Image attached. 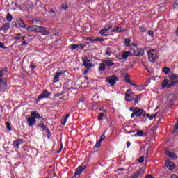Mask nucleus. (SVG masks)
<instances>
[{
    "label": "nucleus",
    "instance_id": "obj_64",
    "mask_svg": "<svg viewBox=\"0 0 178 178\" xmlns=\"http://www.w3.org/2000/svg\"><path fill=\"white\" fill-rule=\"evenodd\" d=\"M22 46L27 45V42L24 40L23 42L22 43Z\"/></svg>",
    "mask_w": 178,
    "mask_h": 178
},
{
    "label": "nucleus",
    "instance_id": "obj_17",
    "mask_svg": "<svg viewBox=\"0 0 178 178\" xmlns=\"http://www.w3.org/2000/svg\"><path fill=\"white\" fill-rule=\"evenodd\" d=\"M10 29V23H5L0 27V31H4V33H8V31Z\"/></svg>",
    "mask_w": 178,
    "mask_h": 178
},
{
    "label": "nucleus",
    "instance_id": "obj_14",
    "mask_svg": "<svg viewBox=\"0 0 178 178\" xmlns=\"http://www.w3.org/2000/svg\"><path fill=\"white\" fill-rule=\"evenodd\" d=\"M103 63L108 67H111V66L115 65V63H113V58L111 57H108L106 60H104L102 61Z\"/></svg>",
    "mask_w": 178,
    "mask_h": 178
},
{
    "label": "nucleus",
    "instance_id": "obj_48",
    "mask_svg": "<svg viewBox=\"0 0 178 178\" xmlns=\"http://www.w3.org/2000/svg\"><path fill=\"white\" fill-rule=\"evenodd\" d=\"M95 147L96 148H99V147H101V142H100V140H97V143H96Z\"/></svg>",
    "mask_w": 178,
    "mask_h": 178
},
{
    "label": "nucleus",
    "instance_id": "obj_24",
    "mask_svg": "<svg viewBox=\"0 0 178 178\" xmlns=\"http://www.w3.org/2000/svg\"><path fill=\"white\" fill-rule=\"evenodd\" d=\"M5 72L8 73V67H5L3 69L0 68V80L3 77Z\"/></svg>",
    "mask_w": 178,
    "mask_h": 178
},
{
    "label": "nucleus",
    "instance_id": "obj_54",
    "mask_svg": "<svg viewBox=\"0 0 178 178\" xmlns=\"http://www.w3.org/2000/svg\"><path fill=\"white\" fill-rule=\"evenodd\" d=\"M138 162H139V163H143L144 162V156H140L138 159Z\"/></svg>",
    "mask_w": 178,
    "mask_h": 178
},
{
    "label": "nucleus",
    "instance_id": "obj_38",
    "mask_svg": "<svg viewBox=\"0 0 178 178\" xmlns=\"http://www.w3.org/2000/svg\"><path fill=\"white\" fill-rule=\"evenodd\" d=\"M130 39H129V38H125L124 39V44H125V47H130Z\"/></svg>",
    "mask_w": 178,
    "mask_h": 178
},
{
    "label": "nucleus",
    "instance_id": "obj_62",
    "mask_svg": "<svg viewBox=\"0 0 178 178\" xmlns=\"http://www.w3.org/2000/svg\"><path fill=\"white\" fill-rule=\"evenodd\" d=\"M53 35H54V37H59V33L58 32H56V33H53Z\"/></svg>",
    "mask_w": 178,
    "mask_h": 178
},
{
    "label": "nucleus",
    "instance_id": "obj_58",
    "mask_svg": "<svg viewBox=\"0 0 178 178\" xmlns=\"http://www.w3.org/2000/svg\"><path fill=\"white\" fill-rule=\"evenodd\" d=\"M60 100H64V101H66L67 99V98H66V96H63L60 98Z\"/></svg>",
    "mask_w": 178,
    "mask_h": 178
},
{
    "label": "nucleus",
    "instance_id": "obj_36",
    "mask_svg": "<svg viewBox=\"0 0 178 178\" xmlns=\"http://www.w3.org/2000/svg\"><path fill=\"white\" fill-rule=\"evenodd\" d=\"M70 116V113H67V114L65 115V118H64V122H62L63 126H65V124H66V122H67V119L69 118Z\"/></svg>",
    "mask_w": 178,
    "mask_h": 178
},
{
    "label": "nucleus",
    "instance_id": "obj_6",
    "mask_svg": "<svg viewBox=\"0 0 178 178\" xmlns=\"http://www.w3.org/2000/svg\"><path fill=\"white\" fill-rule=\"evenodd\" d=\"M148 58L150 62H154L155 59L158 58V55L156 54V51L155 50H150L147 53Z\"/></svg>",
    "mask_w": 178,
    "mask_h": 178
},
{
    "label": "nucleus",
    "instance_id": "obj_47",
    "mask_svg": "<svg viewBox=\"0 0 178 178\" xmlns=\"http://www.w3.org/2000/svg\"><path fill=\"white\" fill-rule=\"evenodd\" d=\"M174 9H176V10L178 9V0H175L174 3Z\"/></svg>",
    "mask_w": 178,
    "mask_h": 178
},
{
    "label": "nucleus",
    "instance_id": "obj_23",
    "mask_svg": "<svg viewBox=\"0 0 178 178\" xmlns=\"http://www.w3.org/2000/svg\"><path fill=\"white\" fill-rule=\"evenodd\" d=\"M42 129V130H43V131H47L49 130V129H48V127L47 125H45V124L44 123H39L38 124V128Z\"/></svg>",
    "mask_w": 178,
    "mask_h": 178
},
{
    "label": "nucleus",
    "instance_id": "obj_30",
    "mask_svg": "<svg viewBox=\"0 0 178 178\" xmlns=\"http://www.w3.org/2000/svg\"><path fill=\"white\" fill-rule=\"evenodd\" d=\"M145 117L149 119L150 120H152L154 118H156V114L151 115L149 113H146Z\"/></svg>",
    "mask_w": 178,
    "mask_h": 178
},
{
    "label": "nucleus",
    "instance_id": "obj_35",
    "mask_svg": "<svg viewBox=\"0 0 178 178\" xmlns=\"http://www.w3.org/2000/svg\"><path fill=\"white\" fill-rule=\"evenodd\" d=\"M105 27L107 30L110 31L112 29V27H113V24L112 23L106 24L105 25Z\"/></svg>",
    "mask_w": 178,
    "mask_h": 178
},
{
    "label": "nucleus",
    "instance_id": "obj_63",
    "mask_svg": "<svg viewBox=\"0 0 178 178\" xmlns=\"http://www.w3.org/2000/svg\"><path fill=\"white\" fill-rule=\"evenodd\" d=\"M12 25H13L14 27H17V24H16V22H12Z\"/></svg>",
    "mask_w": 178,
    "mask_h": 178
},
{
    "label": "nucleus",
    "instance_id": "obj_55",
    "mask_svg": "<svg viewBox=\"0 0 178 178\" xmlns=\"http://www.w3.org/2000/svg\"><path fill=\"white\" fill-rule=\"evenodd\" d=\"M67 5H64V4H62L61 5V9H63V10H66V9H67Z\"/></svg>",
    "mask_w": 178,
    "mask_h": 178
},
{
    "label": "nucleus",
    "instance_id": "obj_28",
    "mask_svg": "<svg viewBox=\"0 0 178 178\" xmlns=\"http://www.w3.org/2000/svg\"><path fill=\"white\" fill-rule=\"evenodd\" d=\"M177 79H178V75L176 74H172V75H170L169 76V79L168 80L170 81H173L174 80H177Z\"/></svg>",
    "mask_w": 178,
    "mask_h": 178
},
{
    "label": "nucleus",
    "instance_id": "obj_33",
    "mask_svg": "<svg viewBox=\"0 0 178 178\" xmlns=\"http://www.w3.org/2000/svg\"><path fill=\"white\" fill-rule=\"evenodd\" d=\"M163 72L165 74H169L170 73V69L168 67H163Z\"/></svg>",
    "mask_w": 178,
    "mask_h": 178
},
{
    "label": "nucleus",
    "instance_id": "obj_25",
    "mask_svg": "<svg viewBox=\"0 0 178 178\" xmlns=\"http://www.w3.org/2000/svg\"><path fill=\"white\" fill-rule=\"evenodd\" d=\"M166 154H167V156H169V158H172V159H176L177 158V156L175 152H170L169 151H167Z\"/></svg>",
    "mask_w": 178,
    "mask_h": 178
},
{
    "label": "nucleus",
    "instance_id": "obj_21",
    "mask_svg": "<svg viewBox=\"0 0 178 178\" xmlns=\"http://www.w3.org/2000/svg\"><path fill=\"white\" fill-rule=\"evenodd\" d=\"M145 136H147V133H144L143 130H138L134 137H145Z\"/></svg>",
    "mask_w": 178,
    "mask_h": 178
},
{
    "label": "nucleus",
    "instance_id": "obj_49",
    "mask_svg": "<svg viewBox=\"0 0 178 178\" xmlns=\"http://www.w3.org/2000/svg\"><path fill=\"white\" fill-rule=\"evenodd\" d=\"M85 68H86V70H85V71L83 72L84 76H86V74H88V72H90V69H91V68H90V67H85Z\"/></svg>",
    "mask_w": 178,
    "mask_h": 178
},
{
    "label": "nucleus",
    "instance_id": "obj_27",
    "mask_svg": "<svg viewBox=\"0 0 178 178\" xmlns=\"http://www.w3.org/2000/svg\"><path fill=\"white\" fill-rule=\"evenodd\" d=\"M106 69V65H105L104 63L99 64V70L100 72H105Z\"/></svg>",
    "mask_w": 178,
    "mask_h": 178
},
{
    "label": "nucleus",
    "instance_id": "obj_7",
    "mask_svg": "<svg viewBox=\"0 0 178 178\" xmlns=\"http://www.w3.org/2000/svg\"><path fill=\"white\" fill-rule=\"evenodd\" d=\"M119 79L116 75H112L106 78V83H108V84H111V86H115V83L116 81H118Z\"/></svg>",
    "mask_w": 178,
    "mask_h": 178
},
{
    "label": "nucleus",
    "instance_id": "obj_46",
    "mask_svg": "<svg viewBox=\"0 0 178 178\" xmlns=\"http://www.w3.org/2000/svg\"><path fill=\"white\" fill-rule=\"evenodd\" d=\"M105 116V114L104 113H100L99 116L97 118L98 120H102V118Z\"/></svg>",
    "mask_w": 178,
    "mask_h": 178
},
{
    "label": "nucleus",
    "instance_id": "obj_37",
    "mask_svg": "<svg viewBox=\"0 0 178 178\" xmlns=\"http://www.w3.org/2000/svg\"><path fill=\"white\" fill-rule=\"evenodd\" d=\"M124 79L125 82H127L128 83L131 81H130V76H129V74H126Z\"/></svg>",
    "mask_w": 178,
    "mask_h": 178
},
{
    "label": "nucleus",
    "instance_id": "obj_8",
    "mask_svg": "<svg viewBox=\"0 0 178 178\" xmlns=\"http://www.w3.org/2000/svg\"><path fill=\"white\" fill-rule=\"evenodd\" d=\"M51 94L48 92L47 90H44V92L38 96V97L36 99V102H38L39 101H41V99H44V98H49V96Z\"/></svg>",
    "mask_w": 178,
    "mask_h": 178
},
{
    "label": "nucleus",
    "instance_id": "obj_53",
    "mask_svg": "<svg viewBox=\"0 0 178 178\" xmlns=\"http://www.w3.org/2000/svg\"><path fill=\"white\" fill-rule=\"evenodd\" d=\"M0 48H3V49H8V47L3 45V43L0 42Z\"/></svg>",
    "mask_w": 178,
    "mask_h": 178
},
{
    "label": "nucleus",
    "instance_id": "obj_57",
    "mask_svg": "<svg viewBox=\"0 0 178 178\" xmlns=\"http://www.w3.org/2000/svg\"><path fill=\"white\" fill-rule=\"evenodd\" d=\"M86 41H90V42H91L94 41V39H92V38H91L90 37H87L86 38Z\"/></svg>",
    "mask_w": 178,
    "mask_h": 178
},
{
    "label": "nucleus",
    "instance_id": "obj_1",
    "mask_svg": "<svg viewBox=\"0 0 178 178\" xmlns=\"http://www.w3.org/2000/svg\"><path fill=\"white\" fill-rule=\"evenodd\" d=\"M144 49H139L138 47H137V44H134L129 51H124L122 54L121 58L122 59H127L129 58V55H131V56H143L144 55Z\"/></svg>",
    "mask_w": 178,
    "mask_h": 178
},
{
    "label": "nucleus",
    "instance_id": "obj_18",
    "mask_svg": "<svg viewBox=\"0 0 178 178\" xmlns=\"http://www.w3.org/2000/svg\"><path fill=\"white\" fill-rule=\"evenodd\" d=\"M165 166L170 170H173V169H175V168H176V165L173 162H172V161H170L169 160L166 161Z\"/></svg>",
    "mask_w": 178,
    "mask_h": 178
},
{
    "label": "nucleus",
    "instance_id": "obj_52",
    "mask_svg": "<svg viewBox=\"0 0 178 178\" xmlns=\"http://www.w3.org/2000/svg\"><path fill=\"white\" fill-rule=\"evenodd\" d=\"M147 34L150 36V37H154V31L149 30L147 31Z\"/></svg>",
    "mask_w": 178,
    "mask_h": 178
},
{
    "label": "nucleus",
    "instance_id": "obj_4",
    "mask_svg": "<svg viewBox=\"0 0 178 178\" xmlns=\"http://www.w3.org/2000/svg\"><path fill=\"white\" fill-rule=\"evenodd\" d=\"M145 115L146 112L144 111V109L135 107V111L131 114V118H134V116L136 118H140V116H143V118H145Z\"/></svg>",
    "mask_w": 178,
    "mask_h": 178
},
{
    "label": "nucleus",
    "instance_id": "obj_2",
    "mask_svg": "<svg viewBox=\"0 0 178 178\" xmlns=\"http://www.w3.org/2000/svg\"><path fill=\"white\" fill-rule=\"evenodd\" d=\"M27 31H29L30 33H40L42 35H49L51 34V32L47 28L41 26H37V25H31L30 26H28L26 28Z\"/></svg>",
    "mask_w": 178,
    "mask_h": 178
},
{
    "label": "nucleus",
    "instance_id": "obj_60",
    "mask_svg": "<svg viewBox=\"0 0 178 178\" xmlns=\"http://www.w3.org/2000/svg\"><path fill=\"white\" fill-rule=\"evenodd\" d=\"M170 178H178V176L176 174H173L171 175Z\"/></svg>",
    "mask_w": 178,
    "mask_h": 178
},
{
    "label": "nucleus",
    "instance_id": "obj_11",
    "mask_svg": "<svg viewBox=\"0 0 178 178\" xmlns=\"http://www.w3.org/2000/svg\"><path fill=\"white\" fill-rule=\"evenodd\" d=\"M83 66L85 67H92V63H91V58L85 56L83 58Z\"/></svg>",
    "mask_w": 178,
    "mask_h": 178
},
{
    "label": "nucleus",
    "instance_id": "obj_51",
    "mask_svg": "<svg viewBox=\"0 0 178 178\" xmlns=\"http://www.w3.org/2000/svg\"><path fill=\"white\" fill-rule=\"evenodd\" d=\"M47 138H48V140H49L51 138V137H52V136L51 134V131L49 129V130L47 131Z\"/></svg>",
    "mask_w": 178,
    "mask_h": 178
},
{
    "label": "nucleus",
    "instance_id": "obj_39",
    "mask_svg": "<svg viewBox=\"0 0 178 178\" xmlns=\"http://www.w3.org/2000/svg\"><path fill=\"white\" fill-rule=\"evenodd\" d=\"M13 19V17L12 16V14L8 13L7 14V22H11Z\"/></svg>",
    "mask_w": 178,
    "mask_h": 178
},
{
    "label": "nucleus",
    "instance_id": "obj_10",
    "mask_svg": "<svg viewBox=\"0 0 178 178\" xmlns=\"http://www.w3.org/2000/svg\"><path fill=\"white\" fill-rule=\"evenodd\" d=\"M125 99L126 101L130 102L134 99V97H133V90L131 89H128L125 93Z\"/></svg>",
    "mask_w": 178,
    "mask_h": 178
},
{
    "label": "nucleus",
    "instance_id": "obj_45",
    "mask_svg": "<svg viewBox=\"0 0 178 178\" xmlns=\"http://www.w3.org/2000/svg\"><path fill=\"white\" fill-rule=\"evenodd\" d=\"M177 130H178V120H177V123L175 124L172 131H173V133H176V131H177Z\"/></svg>",
    "mask_w": 178,
    "mask_h": 178
},
{
    "label": "nucleus",
    "instance_id": "obj_61",
    "mask_svg": "<svg viewBox=\"0 0 178 178\" xmlns=\"http://www.w3.org/2000/svg\"><path fill=\"white\" fill-rule=\"evenodd\" d=\"M130 145H131V143H130L129 141L127 142V148H129Z\"/></svg>",
    "mask_w": 178,
    "mask_h": 178
},
{
    "label": "nucleus",
    "instance_id": "obj_56",
    "mask_svg": "<svg viewBox=\"0 0 178 178\" xmlns=\"http://www.w3.org/2000/svg\"><path fill=\"white\" fill-rule=\"evenodd\" d=\"M129 111H131V112H133V113H134V112L136 111V108L130 107L129 108Z\"/></svg>",
    "mask_w": 178,
    "mask_h": 178
},
{
    "label": "nucleus",
    "instance_id": "obj_26",
    "mask_svg": "<svg viewBox=\"0 0 178 178\" xmlns=\"http://www.w3.org/2000/svg\"><path fill=\"white\" fill-rule=\"evenodd\" d=\"M31 116H33L35 120L40 118V115L38 111H32L31 113Z\"/></svg>",
    "mask_w": 178,
    "mask_h": 178
},
{
    "label": "nucleus",
    "instance_id": "obj_50",
    "mask_svg": "<svg viewBox=\"0 0 178 178\" xmlns=\"http://www.w3.org/2000/svg\"><path fill=\"white\" fill-rule=\"evenodd\" d=\"M105 138H106V136H105V134H102L100 136V142L102 143V141H104V140H105Z\"/></svg>",
    "mask_w": 178,
    "mask_h": 178
},
{
    "label": "nucleus",
    "instance_id": "obj_59",
    "mask_svg": "<svg viewBox=\"0 0 178 178\" xmlns=\"http://www.w3.org/2000/svg\"><path fill=\"white\" fill-rule=\"evenodd\" d=\"M145 178H154L152 175H147Z\"/></svg>",
    "mask_w": 178,
    "mask_h": 178
},
{
    "label": "nucleus",
    "instance_id": "obj_40",
    "mask_svg": "<svg viewBox=\"0 0 178 178\" xmlns=\"http://www.w3.org/2000/svg\"><path fill=\"white\" fill-rule=\"evenodd\" d=\"M6 126L8 131H12V127H10V123H9V122H6Z\"/></svg>",
    "mask_w": 178,
    "mask_h": 178
},
{
    "label": "nucleus",
    "instance_id": "obj_41",
    "mask_svg": "<svg viewBox=\"0 0 178 178\" xmlns=\"http://www.w3.org/2000/svg\"><path fill=\"white\" fill-rule=\"evenodd\" d=\"M139 30L140 33H145V31H147V28L144 26H139Z\"/></svg>",
    "mask_w": 178,
    "mask_h": 178
},
{
    "label": "nucleus",
    "instance_id": "obj_43",
    "mask_svg": "<svg viewBox=\"0 0 178 178\" xmlns=\"http://www.w3.org/2000/svg\"><path fill=\"white\" fill-rule=\"evenodd\" d=\"M21 35L22 33L15 34V35L13 37V40H20Z\"/></svg>",
    "mask_w": 178,
    "mask_h": 178
},
{
    "label": "nucleus",
    "instance_id": "obj_12",
    "mask_svg": "<svg viewBox=\"0 0 178 178\" xmlns=\"http://www.w3.org/2000/svg\"><path fill=\"white\" fill-rule=\"evenodd\" d=\"M8 86L6 78H3L0 79V92H2V91H5V89Z\"/></svg>",
    "mask_w": 178,
    "mask_h": 178
},
{
    "label": "nucleus",
    "instance_id": "obj_19",
    "mask_svg": "<svg viewBox=\"0 0 178 178\" xmlns=\"http://www.w3.org/2000/svg\"><path fill=\"white\" fill-rule=\"evenodd\" d=\"M23 144V140L22 139H17L16 140H15L13 143V147H15V148H17V149H19V147H20V145H22Z\"/></svg>",
    "mask_w": 178,
    "mask_h": 178
},
{
    "label": "nucleus",
    "instance_id": "obj_32",
    "mask_svg": "<svg viewBox=\"0 0 178 178\" xmlns=\"http://www.w3.org/2000/svg\"><path fill=\"white\" fill-rule=\"evenodd\" d=\"M105 55H107V56H111V55H112V50H111V47H107L105 51Z\"/></svg>",
    "mask_w": 178,
    "mask_h": 178
},
{
    "label": "nucleus",
    "instance_id": "obj_13",
    "mask_svg": "<svg viewBox=\"0 0 178 178\" xmlns=\"http://www.w3.org/2000/svg\"><path fill=\"white\" fill-rule=\"evenodd\" d=\"M144 175V170L143 168L139 169L135 172V174L131 177H127V178H140L143 177Z\"/></svg>",
    "mask_w": 178,
    "mask_h": 178
},
{
    "label": "nucleus",
    "instance_id": "obj_16",
    "mask_svg": "<svg viewBox=\"0 0 178 178\" xmlns=\"http://www.w3.org/2000/svg\"><path fill=\"white\" fill-rule=\"evenodd\" d=\"M26 122L29 127H33V126H35V123L37 120H35L34 118L31 115L30 117L28 118V119L26 120Z\"/></svg>",
    "mask_w": 178,
    "mask_h": 178
},
{
    "label": "nucleus",
    "instance_id": "obj_29",
    "mask_svg": "<svg viewBox=\"0 0 178 178\" xmlns=\"http://www.w3.org/2000/svg\"><path fill=\"white\" fill-rule=\"evenodd\" d=\"M17 22L19 27H22V29H26V24H24V22H23L22 19H18Z\"/></svg>",
    "mask_w": 178,
    "mask_h": 178
},
{
    "label": "nucleus",
    "instance_id": "obj_5",
    "mask_svg": "<svg viewBox=\"0 0 178 178\" xmlns=\"http://www.w3.org/2000/svg\"><path fill=\"white\" fill-rule=\"evenodd\" d=\"M86 166L84 165H81L76 169L75 174L73 176V178H79L80 177V175L81 173H83V171L86 170Z\"/></svg>",
    "mask_w": 178,
    "mask_h": 178
},
{
    "label": "nucleus",
    "instance_id": "obj_34",
    "mask_svg": "<svg viewBox=\"0 0 178 178\" xmlns=\"http://www.w3.org/2000/svg\"><path fill=\"white\" fill-rule=\"evenodd\" d=\"M140 99H141V97H140V95H136V97L134 98V105H137V104H138V101H140Z\"/></svg>",
    "mask_w": 178,
    "mask_h": 178
},
{
    "label": "nucleus",
    "instance_id": "obj_3",
    "mask_svg": "<svg viewBox=\"0 0 178 178\" xmlns=\"http://www.w3.org/2000/svg\"><path fill=\"white\" fill-rule=\"evenodd\" d=\"M169 79H164L162 83L163 88H165V87H167V88H172V87H176L178 86V80L176 81H171Z\"/></svg>",
    "mask_w": 178,
    "mask_h": 178
},
{
    "label": "nucleus",
    "instance_id": "obj_44",
    "mask_svg": "<svg viewBox=\"0 0 178 178\" xmlns=\"http://www.w3.org/2000/svg\"><path fill=\"white\" fill-rule=\"evenodd\" d=\"M94 41H99V42H104V38H97L94 39Z\"/></svg>",
    "mask_w": 178,
    "mask_h": 178
},
{
    "label": "nucleus",
    "instance_id": "obj_22",
    "mask_svg": "<svg viewBox=\"0 0 178 178\" xmlns=\"http://www.w3.org/2000/svg\"><path fill=\"white\" fill-rule=\"evenodd\" d=\"M126 30H127L126 29H122V27L116 26L111 31V33H115L116 31L117 33H124Z\"/></svg>",
    "mask_w": 178,
    "mask_h": 178
},
{
    "label": "nucleus",
    "instance_id": "obj_20",
    "mask_svg": "<svg viewBox=\"0 0 178 178\" xmlns=\"http://www.w3.org/2000/svg\"><path fill=\"white\" fill-rule=\"evenodd\" d=\"M99 33L104 37H109V30L106 28L100 30Z\"/></svg>",
    "mask_w": 178,
    "mask_h": 178
},
{
    "label": "nucleus",
    "instance_id": "obj_15",
    "mask_svg": "<svg viewBox=\"0 0 178 178\" xmlns=\"http://www.w3.org/2000/svg\"><path fill=\"white\" fill-rule=\"evenodd\" d=\"M64 73H65V71L58 70L54 77L53 83H58V81H59V77L62 76V74H64Z\"/></svg>",
    "mask_w": 178,
    "mask_h": 178
},
{
    "label": "nucleus",
    "instance_id": "obj_9",
    "mask_svg": "<svg viewBox=\"0 0 178 178\" xmlns=\"http://www.w3.org/2000/svg\"><path fill=\"white\" fill-rule=\"evenodd\" d=\"M72 51H74V49H84L86 48V45L83 44H72L68 47Z\"/></svg>",
    "mask_w": 178,
    "mask_h": 178
},
{
    "label": "nucleus",
    "instance_id": "obj_31",
    "mask_svg": "<svg viewBox=\"0 0 178 178\" xmlns=\"http://www.w3.org/2000/svg\"><path fill=\"white\" fill-rule=\"evenodd\" d=\"M65 91L63 90L60 92L56 93L54 95V98H59V97H62V95H63L65 94Z\"/></svg>",
    "mask_w": 178,
    "mask_h": 178
},
{
    "label": "nucleus",
    "instance_id": "obj_42",
    "mask_svg": "<svg viewBox=\"0 0 178 178\" xmlns=\"http://www.w3.org/2000/svg\"><path fill=\"white\" fill-rule=\"evenodd\" d=\"M31 70H34L37 67V65L34 64V63L31 62V65H30Z\"/></svg>",
    "mask_w": 178,
    "mask_h": 178
}]
</instances>
